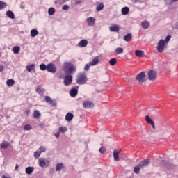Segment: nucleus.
Here are the masks:
<instances>
[{
  "instance_id": "nucleus-1",
  "label": "nucleus",
  "mask_w": 178,
  "mask_h": 178,
  "mask_svg": "<svg viewBox=\"0 0 178 178\" xmlns=\"http://www.w3.org/2000/svg\"><path fill=\"white\" fill-rule=\"evenodd\" d=\"M63 69L66 74H73L76 72V66L71 62L64 63Z\"/></svg>"
},
{
  "instance_id": "nucleus-2",
  "label": "nucleus",
  "mask_w": 178,
  "mask_h": 178,
  "mask_svg": "<svg viewBox=\"0 0 178 178\" xmlns=\"http://www.w3.org/2000/svg\"><path fill=\"white\" fill-rule=\"evenodd\" d=\"M88 81L87 74L84 72H80L76 76V83L79 85H85Z\"/></svg>"
},
{
  "instance_id": "nucleus-3",
  "label": "nucleus",
  "mask_w": 178,
  "mask_h": 178,
  "mask_svg": "<svg viewBox=\"0 0 178 178\" xmlns=\"http://www.w3.org/2000/svg\"><path fill=\"white\" fill-rule=\"evenodd\" d=\"M167 45L166 42L164 40H160L156 47L157 51L162 54L163 51H165V49H166Z\"/></svg>"
},
{
  "instance_id": "nucleus-4",
  "label": "nucleus",
  "mask_w": 178,
  "mask_h": 178,
  "mask_svg": "<svg viewBox=\"0 0 178 178\" xmlns=\"http://www.w3.org/2000/svg\"><path fill=\"white\" fill-rule=\"evenodd\" d=\"M136 79L140 84L145 83L146 81V74L145 72H141L140 74H138Z\"/></svg>"
},
{
  "instance_id": "nucleus-5",
  "label": "nucleus",
  "mask_w": 178,
  "mask_h": 178,
  "mask_svg": "<svg viewBox=\"0 0 178 178\" xmlns=\"http://www.w3.org/2000/svg\"><path fill=\"white\" fill-rule=\"evenodd\" d=\"M73 81V76L71 74H67L64 77V85L68 86L72 84Z\"/></svg>"
},
{
  "instance_id": "nucleus-6",
  "label": "nucleus",
  "mask_w": 178,
  "mask_h": 178,
  "mask_svg": "<svg viewBox=\"0 0 178 178\" xmlns=\"http://www.w3.org/2000/svg\"><path fill=\"white\" fill-rule=\"evenodd\" d=\"M148 79L149 81H155L158 77V73H156L154 70H150L148 72Z\"/></svg>"
},
{
  "instance_id": "nucleus-7",
  "label": "nucleus",
  "mask_w": 178,
  "mask_h": 178,
  "mask_svg": "<svg viewBox=\"0 0 178 178\" xmlns=\"http://www.w3.org/2000/svg\"><path fill=\"white\" fill-rule=\"evenodd\" d=\"M48 72L51 74H55L57 72V67L56 65L54 63H49L47 64V70Z\"/></svg>"
},
{
  "instance_id": "nucleus-8",
  "label": "nucleus",
  "mask_w": 178,
  "mask_h": 178,
  "mask_svg": "<svg viewBox=\"0 0 178 178\" xmlns=\"http://www.w3.org/2000/svg\"><path fill=\"white\" fill-rule=\"evenodd\" d=\"M45 102L51 105L52 107H57V102L56 100H53L50 96L44 97Z\"/></svg>"
},
{
  "instance_id": "nucleus-9",
  "label": "nucleus",
  "mask_w": 178,
  "mask_h": 178,
  "mask_svg": "<svg viewBox=\"0 0 178 178\" xmlns=\"http://www.w3.org/2000/svg\"><path fill=\"white\" fill-rule=\"evenodd\" d=\"M83 108H86V109L92 108L95 107V104L91 101H85L83 103Z\"/></svg>"
},
{
  "instance_id": "nucleus-10",
  "label": "nucleus",
  "mask_w": 178,
  "mask_h": 178,
  "mask_svg": "<svg viewBox=\"0 0 178 178\" xmlns=\"http://www.w3.org/2000/svg\"><path fill=\"white\" fill-rule=\"evenodd\" d=\"M109 31L111 33H119L121 31V27L118 24H114L113 26L109 27Z\"/></svg>"
},
{
  "instance_id": "nucleus-11",
  "label": "nucleus",
  "mask_w": 178,
  "mask_h": 178,
  "mask_svg": "<svg viewBox=\"0 0 178 178\" xmlns=\"http://www.w3.org/2000/svg\"><path fill=\"white\" fill-rule=\"evenodd\" d=\"M150 163H151L150 159H145L140 162L139 167L143 169L145 167L149 166L150 165Z\"/></svg>"
},
{
  "instance_id": "nucleus-12",
  "label": "nucleus",
  "mask_w": 178,
  "mask_h": 178,
  "mask_svg": "<svg viewBox=\"0 0 178 178\" xmlns=\"http://www.w3.org/2000/svg\"><path fill=\"white\" fill-rule=\"evenodd\" d=\"M86 22L89 26L93 27L95 25L96 19L95 17H90L86 19Z\"/></svg>"
},
{
  "instance_id": "nucleus-13",
  "label": "nucleus",
  "mask_w": 178,
  "mask_h": 178,
  "mask_svg": "<svg viewBox=\"0 0 178 178\" xmlns=\"http://www.w3.org/2000/svg\"><path fill=\"white\" fill-rule=\"evenodd\" d=\"M145 121L147 123L149 124L153 129H155V122H154V120L150 118L149 115H146L145 117Z\"/></svg>"
},
{
  "instance_id": "nucleus-14",
  "label": "nucleus",
  "mask_w": 178,
  "mask_h": 178,
  "mask_svg": "<svg viewBox=\"0 0 178 178\" xmlns=\"http://www.w3.org/2000/svg\"><path fill=\"white\" fill-rule=\"evenodd\" d=\"M99 63H100L99 57L96 56L92 59V61L90 62V65H91V67H94L97 65Z\"/></svg>"
},
{
  "instance_id": "nucleus-15",
  "label": "nucleus",
  "mask_w": 178,
  "mask_h": 178,
  "mask_svg": "<svg viewBox=\"0 0 178 178\" xmlns=\"http://www.w3.org/2000/svg\"><path fill=\"white\" fill-rule=\"evenodd\" d=\"M120 153V151H119V150H114L113 151V159L116 162H119L120 161V156H119Z\"/></svg>"
},
{
  "instance_id": "nucleus-16",
  "label": "nucleus",
  "mask_w": 178,
  "mask_h": 178,
  "mask_svg": "<svg viewBox=\"0 0 178 178\" xmlns=\"http://www.w3.org/2000/svg\"><path fill=\"white\" fill-rule=\"evenodd\" d=\"M135 55L138 58H143L145 56V53L142 50H136Z\"/></svg>"
},
{
  "instance_id": "nucleus-17",
  "label": "nucleus",
  "mask_w": 178,
  "mask_h": 178,
  "mask_svg": "<svg viewBox=\"0 0 178 178\" xmlns=\"http://www.w3.org/2000/svg\"><path fill=\"white\" fill-rule=\"evenodd\" d=\"M39 166L41 168H45L47 166V162L44 158H40L38 159Z\"/></svg>"
},
{
  "instance_id": "nucleus-18",
  "label": "nucleus",
  "mask_w": 178,
  "mask_h": 178,
  "mask_svg": "<svg viewBox=\"0 0 178 178\" xmlns=\"http://www.w3.org/2000/svg\"><path fill=\"white\" fill-rule=\"evenodd\" d=\"M65 166L63 163H58L56 165V171L59 172L62 170L63 169H65Z\"/></svg>"
},
{
  "instance_id": "nucleus-19",
  "label": "nucleus",
  "mask_w": 178,
  "mask_h": 178,
  "mask_svg": "<svg viewBox=\"0 0 178 178\" xmlns=\"http://www.w3.org/2000/svg\"><path fill=\"white\" fill-rule=\"evenodd\" d=\"M88 44V42L86 40H81L79 43L78 44V46L81 48H84L87 47Z\"/></svg>"
},
{
  "instance_id": "nucleus-20",
  "label": "nucleus",
  "mask_w": 178,
  "mask_h": 178,
  "mask_svg": "<svg viewBox=\"0 0 178 178\" xmlns=\"http://www.w3.org/2000/svg\"><path fill=\"white\" fill-rule=\"evenodd\" d=\"M42 117V114L38 110H35L33 113V118L34 119H40Z\"/></svg>"
},
{
  "instance_id": "nucleus-21",
  "label": "nucleus",
  "mask_w": 178,
  "mask_h": 178,
  "mask_svg": "<svg viewBox=\"0 0 178 178\" xmlns=\"http://www.w3.org/2000/svg\"><path fill=\"white\" fill-rule=\"evenodd\" d=\"M129 12H130V8L127 6L122 8L121 10V13L124 16L129 15Z\"/></svg>"
},
{
  "instance_id": "nucleus-22",
  "label": "nucleus",
  "mask_w": 178,
  "mask_h": 178,
  "mask_svg": "<svg viewBox=\"0 0 178 178\" xmlns=\"http://www.w3.org/2000/svg\"><path fill=\"white\" fill-rule=\"evenodd\" d=\"M141 26L143 29H148L150 26V23L147 20L141 22Z\"/></svg>"
},
{
  "instance_id": "nucleus-23",
  "label": "nucleus",
  "mask_w": 178,
  "mask_h": 178,
  "mask_svg": "<svg viewBox=\"0 0 178 178\" xmlns=\"http://www.w3.org/2000/svg\"><path fill=\"white\" fill-rule=\"evenodd\" d=\"M79 90L76 88H72L70 92V95L72 97H75L78 95Z\"/></svg>"
},
{
  "instance_id": "nucleus-24",
  "label": "nucleus",
  "mask_w": 178,
  "mask_h": 178,
  "mask_svg": "<svg viewBox=\"0 0 178 178\" xmlns=\"http://www.w3.org/2000/svg\"><path fill=\"white\" fill-rule=\"evenodd\" d=\"M74 119V114L72 113L69 112L66 114L65 115V120L67 122H71Z\"/></svg>"
},
{
  "instance_id": "nucleus-25",
  "label": "nucleus",
  "mask_w": 178,
  "mask_h": 178,
  "mask_svg": "<svg viewBox=\"0 0 178 178\" xmlns=\"http://www.w3.org/2000/svg\"><path fill=\"white\" fill-rule=\"evenodd\" d=\"M26 70L28 72H31L32 71H35V65L31 64L26 66Z\"/></svg>"
},
{
  "instance_id": "nucleus-26",
  "label": "nucleus",
  "mask_w": 178,
  "mask_h": 178,
  "mask_svg": "<svg viewBox=\"0 0 178 178\" xmlns=\"http://www.w3.org/2000/svg\"><path fill=\"white\" fill-rule=\"evenodd\" d=\"M34 170H35L34 167L29 166V167L26 168L25 172L27 175H31L34 172Z\"/></svg>"
},
{
  "instance_id": "nucleus-27",
  "label": "nucleus",
  "mask_w": 178,
  "mask_h": 178,
  "mask_svg": "<svg viewBox=\"0 0 178 178\" xmlns=\"http://www.w3.org/2000/svg\"><path fill=\"white\" fill-rule=\"evenodd\" d=\"M6 16H7L8 18L11 19H15V14H14V13H13V11H11V10H8V11L6 12Z\"/></svg>"
},
{
  "instance_id": "nucleus-28",
  "label": "nucleus",
  "mask_w": 178,
  "mask_h": 178,
  "mask_svg": "<svg viewBox=\"0 0 178 178\" xmlns=\"http://www.w3.org/2000/svg\"><path fill=\"white\" fill-rule=\"evenodd\" d=\"M104 9V4L103 3H99L97 7L96 10L97 12H101Z\"/></svg>"
},
{
  "instance_id": "nucleus-29",
  "label": "nucleus",
  "mask_w": 178,
  "mask_h": 178,
  "mask_svg": "<svg viewBox=\"0 0 178 178\" xmlns=\"http://www.w3.org/2000/svg\"><path fill=\"white\" fill-rule=\"evenodd\" d=\"M133 35L131 33H128L124 37V40L127 42H129L132 40Z\"/></svg>"
},
{
  "instance_id": "nucleus-30",
  "label": "nucleus",
  "mask_w": 178,
  "mask_h": 178,
  "mask_svg": "<svg viewBox=\"0 0 178 178\" xmlns=\"http://www.w3.org/2000/svg\"><path fill=\"white\" fill-rule=\"evenodd\" d=\"M15 83V81L13 79H8L6 81V85L8 87L13 86Z\"/></svg>"
},
{
  "instance_id": "nucleus-31",
  "label": "nucleus",
  "mask_w": 178,
  "mask_h": 178,
  "mask_svg": "<svg viewBox=\"0 0 178 178\" xmlns=\"http://www.w3.org/2000/svg\"><path fill=\"white\" fill-rule=\"evenodd\" d=\"M39 35V32L37 29H32L31 31V38H35Z\"/></svg>"
},
{
  "instance_id": "nucleus-32",
  "label": "nucleus",
  "mask_w": 178,
  "mask_h": 178,
  "mask_svg": "<svg viewBox=\"0 0 178 178\" xmlns=\"http://www.w3.org/2000/svg\"><path fill=\"white\" fill-rule=\"evenodd\" d=\"M124 54V49L121 47L116 48L115 50V55H120Z\"/></svg>"
},
{
  "instance_id": "nucleus-33",
  "label": "nucleus",
  "mask_w": 178,
  "mask_h": 178,
  "mask_svg": "<svg viewBox=\"0 0 178 178\" xmlns=\"http://www.w3.org/2000/svg\"><path fill=\"white\" fill-rule=\"evenodd\" d=\"M10 146V143L8 141H3L1 144V148L6 149Z\"/></svg>"
},
{
  "instance_id": "nucleus-34",
  "label": "nucleus",
  "mask_w": 178,
  "mask_h": 178,
  "mask_svg": "<svg viewBox=\"0 0 178 178\" xmlns=\"http://www.w3.org/2000/svg\"><path fill=\"white\" fill-rule=\"evenodd\" d=\"M21 48L19 46L13 47V51L14 54H18L20 52Z\"/></svg>"
},
{
  "instance_id": "nucleus-35",
  "label": "nucleus",
  "mask_w": 178,
  "mask_h": 178,
  "mask_svg": "<svg viewBox=\"0 0 178 178\" xmlns=\"http://www.w3.org/2000/svg\"><path fill=\"white\" fill-rule=\"evenodd\" d=\"M68 131V129L67 127L61 126L59 127L58 131L60 133L65 134Z\"/></svg>"
},
{
  "instance_id": "nucleus-36",
  "label": "nucleus",
  "mask_w": 178,
  "mask_h": 178,
  "mask_svg": "<svg viewBox=\"0 0 178 178\" xmlns=\"http://www.w3.org/2000/svg\"><path fill=\"white\" fill-rule=\"evenodd\" d=\"M117 63H118V60L115 58H113L110 59V60H109V64L111 66H115L117 64Z\"/></svg>"
},
{
  "instance_id": "nucleus-37",
  "label": "nucleus",
  "mask_w": 178,
  "mask_h": 178,
  "mask_svg": "<svg viewBox=\"0 0 178 178\" xmlns=\"http://www.w3.org/2000/svg\"><path fill=\"white\" fill-rule=\"evenodd\" d=\"M140 169H141V168H140V165L138 164V165H136L134 168V172L136 174H139Z\"/></svg>"
},
{
  "instance_id": "nucleus-38",
  "label": "nucleus",
  "mask_w": 178,
  "mask_h": 178,
  "mask_svg": "<svg viewBox=\"0 0 178 178\" xmlns=\"http://www.w3.org/2000/svg\"><path fill=\"white\" fill-rule=\"evenodd\" d=\"M7 7V3L0 1V10H4Z\"/></svg>"
},
{
  "instance_id": "nucleus-39",
  "label": "nucleus",
  "mask_w": 178,
  "mask_h": 178,
  "mask_svg": "<svg viewBox=\"0 0 178 178\" xmlns=\"http://www.w3.org/2000/svg\"><path fill=\"white\" fill-rule=\"evenodd\" d=\"M56 13V9L54 8H50L49 10H48V14L50 16H52L55 14Z\"/></svg>"
},
{
  "instance_id": "nucleus-40",
  "label": "nucleus",
  "mask_w": 178,
  "mask_h": 178,
  "mask_svg": "<svg viewBox=\"0 0 178 178\" xmlns=\"http://www.w3.org/2000/svg\"><path fill=\"white\" fill-rule=\"evenodd\" d=\"M40 69L42 71L47 70V65H46L44 63H42L40 65Z\"/></svg>"
},
{
  "instance_id": "nucleus-41",
  "label": "nucleus",
  "mask_w": 178,
  "mask_h": 178,
  "mask_svg": "<svg viewBox=\"0 0 178 178\" xmlns=\"http://www.w3.org/2000/svg\"><path fill=\"white\" fill-rule=\"evenodd\" d=\"M33 127H32V125L31 124H26L24 127V129L25 131H31L32 130Z\"/></svg>"
},
{
  "instance_id": "nucleus-42",
  "label": "nucleus",
  "mask_w": 178,
  "mask_h": 178,
  "mask_svg": "<svg viewBox=\"0 0 178 178\" xmlns=\"http://www.w3.org/2000/svg\"><path fill=\"white\" fill-rule=\"evenodd\" d=\"M41 155V152L36 151L34 152V158L35 159H39Z\"/></svg>"
},
{
  "instance_id": "nucleus-43",
  "label": "nucleus",
  "mask_w": 178,
  "mask_h": 178,
  "mask_svg": "<svg viewBox=\"0 0 178 178\" xmlns=\"http://www.w3.org/2000/svg\"><path fill=\"white\" fill-rule=\"evenodd\" d=\"M106 152V148L105 147H101L99 148V152L102 154H104Z\"/></svg>"
},
{
  "instance_id": "nucleus-44",
  "label": "nucleus",
  "mask_w": 178,
  "mask_h": 178,
  "mask_svg": "<svg viewBox=\"0 0 178 178\" xmlns=\"http://www.w3.org/2000/svg\"><path fill=\"white\" fill-rule=\"evenodd\" d=\"M91 66L92 65H90V63L86 64L84 67V71H88L90 69Z\"/></svg>"
},
{
  "instance_id": "nucleus-45",
  "label": "nucleus",
  "mask_w": 178,
  "mask_h": 178,
  "mask_svg": "<svg viewBox=\"0 0 178 178\" xmlns=\"http://www.w3.org/2000/svg\"><path fill=\"white\" fill-rule=\"evenodd\" d=\"M40 152H45L47 151V148L44 146H40L39 148Z\"/></svg>"
},
{
  "instance_id": "nucleus-46",
  "label": "nucleus",
  "mask_w": 178,
  "mask_h": 178,
  "mask_svg": "<svg viewBox=\"0 0 178 178\" xmlns=\"http://www.w3.org/2000/svg\"><path fill=\"white\" fill-rule=\"evenodd\" d=\"M171 38H172V36L170 35H167L165 40L166 44H168V42L169 41H170Z\"/></svg>"
},
{
  "instance_id": "nucleus-47",
  "label": "nucleus",
  "mask_w": 178,
  "mask_h": 178,
  "mask_svg": "<svg viewBox=\"0 0 178 178\" xmlns=\"http://www.w3.org/2000/svg\"><path fill=\"white\" fill-rule=\"evenodd\" d=\"M43 92L42 89L41 87H38L36 88V92L38 93V94H42Z\"/></svg>"
},
{
  "instance_id": "nucleus-48",
  "label": "nucleus",
  "mask_w": 178,
  "mask_h": 178,
  "mask_svg": "<svg viewBox=\"0 0 178 178\" xmlns=\"http://www.w3.org/2000/svg\"><path fill=\"white\" fill-rule=\"evenodd\" d=\"M63 10H69L70 6L68 5H64L62 8Z\"/></svg>"
},
{
  "instance_id": "nucleus-49",
  "label": "nucleus",
  "mask_w": 178,
  "mask_h": 178,
  "mask_svg": "<svg viewBox=\"0 0 178 178\" xmlns=\"http://www.w3.org/2000/svg\"><path fill=\"white\" fill-rule=\"evenodd\" d=\"M131 1H133L135 3H143V1L142 0H131Z\"/></svg>"
},
{
  "instance_id": "nucleus-50",
  "label": "nucleus",
  "mask_w": 178,
  "mask_h": 178,
  "mask_svg": "<svg viewBox=\"0 0 178 178\" xmlns=\"http://www.w3.org/2000/svg\"><path fill=\"white\" fill-rule=\"evenodd\" d=\"M4 66L2 65H0V72H3L4 71Z\"/></svg>"
},
{
  "instance_id": "nucleus-51",
  "label": "nucleus",
  "mask_w": 178,
  "mask_h": 178,
  "mask_svg": "<svg viewBox=\"0 0 178 178\" xmlns=\"http://www.w3.org/2000/svg\"><path fill=\"white\" fill-rule=\"evenodd\" d=\"M55 137L57 138H60V132H57L54 134Z\"/></svg>"
},
{
  "instance_id": "nucleus-52",
  "label": "nucleus",
  "mask_w": 178,
  "mask_h": 178,
  "mask_svg": "<svg viewBox=\"0 0 178 178\" xmlns=\"http://www.w3.org/2000/svg\"><path fill=\"white\" fill-rule=\"evenodd\" d=\"M39 127H40L41 129H44V128L45 127V124H44V123L40 124H39Z\"/></svg>"
},
{
  "instance_id": "nucleus-53",
  "label": "nucleus",
  "mask_w": 178,
  "mask_h": 178,
  "mask_svg": "<svg viewBox=\"0 0 178 178\" xmlns=\"http://www.w3.org/2000/svg\"><path fill=\"white\" fill-rule=\"evenodd\" d=\"M30 113H31V110L30 109L26 111V115H29Z\"/></svg>"
},
{
  "instance_id": "nucleus-54",
  "label": "nucleus",
  "mask_w": 178,
  "mask_h": 178,
  "mask_svg": "<svg viewBox=\"0 0 178 178\" xmlns=\"http://www.w3.org/2000/svg\"><path fill=\"white\" fill-rule=\"evenodd\" d=\"M19 168V165L16 164L15 168V171H17Z\"/></svg>"
},
{
  "instance_id": "nucleus-55",
  "label": "nucleus",
  "mask_w": 178,
  "mask_h": 178,
  "mask_svg": "<svg viewBox=\"0 0 178 178\" xmlns=\"http://www.w3.org/2000/svg\"><path fill=\"white\" fill-rule=\"evenodd\" d=\"M1 178H11L10 177H7L6 175H3Z\"/></svg>"
},
{
  "instance_id": "nucleus-56",
  "label": "nucleus",
  "mask_w": 178,
  "mask_h": 178,
  "mask_svg": "<svg viewBox=\"0 0 178 178\" xmlns=\"http://www.w3.org/2000/svg\"><path fill=\"white\" fill-rule=\"evenodd\" d=\"M172 2H177L178 0H171Z\"/></svg>"
},
{
  "instance_id": "nucleus-57",
  "label": "nucleus",
  "mask_w": 178,
  "mask_h": 178,
  "mask_svg": "<svg viewBox=\"0 0 178 178\" xmlns=\"http://www.w3.org/2000/svg\"><path fill=\"white\" fill-rule=\"evenodd\" d=\"M2 56V52H0V57Z\"/></svg>"
}]
</instances>
